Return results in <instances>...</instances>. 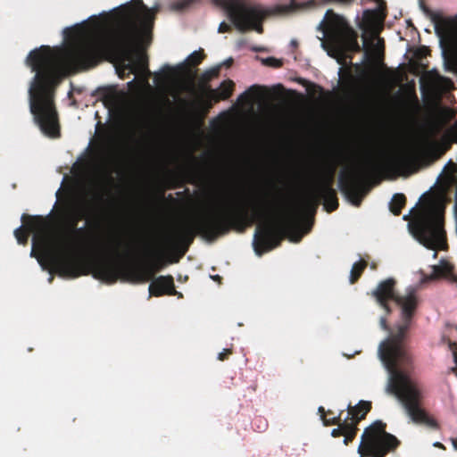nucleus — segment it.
<instances>
[{
  "label": "nucleus",
  "instance_id": "obj_15",
  "mask_svg": "<svg viewBox=\"0 0 457 457\" xmlns=\"http://www.w3.org/2000/svg\"><path fill=\"white\" fill-rule=\"evenodd\" d=\"M152 280L153 281L149 286L150 296L154 295L159 297L164 295H179V296H182L181 294L177 292L174 285V279L171 275L159 276L157 278H154Z\"/></svg>",
  "mask_w": 457,
  "mask_h": 457
},
{
  "label": "nucleus",
  "instance_id": "obj_24",
  "mask_svg": "<svg viewBox=\"0 0 457 457\" xmlns=\"http://www.w3.org/2000/svg\"><path fill=\"white\" fill-rule=\"evenodd\" d=\"M121 247H123V249H124L123 254L125 256H127V257L131 256L132 250H133L132 244L131 243L124 244L120 239H117L114 241V244L112 245V252L120 256Z\"/></svg>",
  "mask_w": 457,
  "mask_h": 457
},
{
  "label": "nucleus",
  "instance_id": "obj_33",
  "mask_svg": "<svg viewBox=\"0 0 457 457\" xmlns=\"http://www.w3.org/2000/svg\"><path fill=\"white\" fill-rule=\"evenodd\" d=\"M193 0H183L179 3H178V9H185L188 7L192 4Z\"/></svg>",
  "mask_w": 457,
  "mask_h": 457
},
{
  "label": "nucleus",
  "instance_id": "obj_29",
  "mask_svg": "<svg viewBox=\"0 0 457 457\" xmlns=\"http://www.w3.org/2000/svg\"><path fill=\"white\" fill-rule=\"evenodd\" d=\"M447 136L455 143H457V120L447 130Z\"/></svg>",
  "mask_w": 457,
  "mask_h": 457
},
{
  "label": "nucleus",
  "instance_id": "obj_41",
  "mask_svg": "<svg viewBox=\"0 0 457 457\" xmlns=\"http://www.w3.org/2000/svg\"><path fill=\"white\" fill-rule=\"evenodd\" d=\"M370 269L376 270L377 269V264L376 263H371L370 264Z\"/></svg>",
  "mask_w": 457,
  "mask_h": 457
},
{
  "label": "nucleus",
  "instance_id": "obj_43",
  "mask_svg": "<svg viewBox=\"0 0 457 457\" xmlns=\"http://www.w3.org/2000/svg\"><path fill=\"white\" fill-rule=\"evenodd\" d=\"M263 427L266 428L267 427V423L265 422V420L263 421Z\"/></svg>",
  "mask_w": 457,
  "mask_h": 457
},
{
  "label": "nucleus",
  "instance_id": "obj_9",
  "mask_svg": "<svg viewBox=\"0 0 457 457\" xmlns=\"http://www.w3.org/2000/svg\"><path fill=\"white\" fill-rule=\"evenodd\" d=\"M382 170L381 163L375 157L368 155L358 170H344L340 173L339 189L354 206H360L365 194L361 182L377 177Z\"/></svg>",
  "mask_w": 457,
  "mask_h": 457
},
{
  "label": "nucleus",
  "instance_id": "obj_2",
  "mask_svg": "<svg viewBox=\"0 0 457 457\" xmlns=\"http://www.w3.org/2000/svg\"><path fill=\"white\" fill-rule=\"evenodd\" d=\"M255 221L262 222L257 227L253 242L259 256L279 246L286 237L299 242L303 234L309 233L312 226V221H304L301 206L285 209L278 200L258 195L227 210L204 213L192 225L180 227L172 239L183 247L181 255H184L196 234L207 241H214L231 229L243 232Z\"/></svg>",
  "mask_w": 457,
  "mask_h": 457
},
{
  "label": "nucleus",
  "instance_id": "obj_27",
  "mask_svg": "<svg viewBox=\"0 0 457 457\" xmlns=\"http://www.w3.org/2000/svg\"><path fill=\"white\" fill-rule=\"evenodd\" d=\"M357 431V426L350 422L347 428L345 430V433L343 434L345 436L344 444L347 445L349 443H351L354 439Z\"/></svg>",
  "mask_w": 457,
  "mask_h": 457
},
{
  "label": "nucleus",
  "instance_id": "obj_38",
  "mask_svg": "<svg viewBox=\"0 0 457 457\" xmlns=\"http://www.w3.org/2000/svg\"><path fill=\"white\" fill-rule=\"evenodd\" d=\"M434 446L436 447H438V448H441V449H445V446L443 444H441L440 442H436L434 444Z\"/></svg>",
  "mask_w": 457,
  "mask_h": 457
},
{
  "label": "nucleus",
  "instance_id": "obj_4",
  "mask_svg": "<svg viewBox=\"0 0 457 457\" xmlns=\"http://www.w3.org/2000/svg\"><path fill=\"white\" fill-rule=\"evenodd\" d=\"M395 285L396 280L388 278L380 281L371 293L378 304L392 300L401 308L403 322L397 326L395 333L380 343L378 347V355L384 365L398 360H402V363H410L411 356L404 341L418 306V296L414 289L408 290L404 295H397Z\"/></svg>",
  "mask_w": 457,
  "mask_h": 457
},
{
  "label": "nucleus",
  "instance_id": "obj_34",
  "mask_svg": "<svg viewBox=\"0 0 457 457\" xmlns=\"http://www.w3.org/2000/svg\"><path fill=\"white\" fill-rule=\"evenodd\" d=\"M379 323H380V327L384 329V330H389V327L387 325V320H386V317H381L380 318V320H379Z\"/></svg>",
  "mask_w": 457,
  "mask_h": 457
},
{
  "label": "nucleus",
  "instance_id": "obj_31",
  "mask_svg": "<svg viewBox=\"0 0 457 457\" xmlns=\"http://www.w3.org/2000/svg\"><path fill=\"white\" fill-rule=\"evenodd\" d=\"M230 354H232V349H229V348L223 349V351L219 353L218 360L223 361L227 360Z\"/></svg>",
  "mask_w": 457,
  "mask_h": 457
},
{
  "label": "nucleus",
  "instance_id": "obj_35",
  "mask_svg": "<svg viewBox=\"0 0 457 457\" xmlns=\"http://www.w3.org/2000/svg\"><path fill=\"white\" fill-rule=\"evenodd\" d=\"M375 14V12L374 11H371V10H366L364 12H363V18L365 20H370L371 18H373Z\"/></svg>",
  "mask_w": 457,
  "mask_h": 457
},
{
  "label": "nucleus",
  "instance_id": "obj_17",
  "mask_svg": "<svg viewBox=\"0 0 457 457\" xmlns=\"http://www.w3.org/2000/svg\"><path fill=\"white\" fill-rule=\"evenodd\" d=\"M370 410L371 403L368 401H360L355 406L349 404L347 406V415L345 419L357 426L361 420L365 419Z\"/></svg>",
  "mask_w": 457,
  "mask_h": 457
},
{
  "label": "nucleus",
  "instance_id": "obj_11",
  "mask_svg": "<svg viewBox=\"0 0 457 457\" xmlns=\"http://www.w3.org/2000/svg\"><path fill=\"white\" fill-rule=\"evenodd\" d=\"M399 445L400 441L395 436L386 432V424L377 420L365 428L358 453L360 457H385Z\"/></svg>",
  "mask_w": 457,
  "mask_h": 457
},
{
  "label": "nucleus",
  "instance_id": "obj_18",
  "mask_svg": "<svg viewBox=\"0 0 457 457\" xmlns=\"http://www.w3.org/2000/svg\"><path fill=\"white\" fill-rule=\"evenodd\" d=\"M205 58V54L204 49L200 48L197 51H194L191 54H189L187 59L178 66V69L180 71L190 73L192 68L198 66Z\"/></svg>",
  "mask_w": 457,
  "mask_h": 457
},
{
  "label": "nucleus",
  "instance_id": "obj_22",
  "mask_svg": "<svg viewBox=\"0 0 457 457\" xmlns=\"http://www.w3.org/2000/svg\"><path fill=\"white\" fill-rule=\"evenodd\" d=\"M414 154L411 151H405L395 155L391 159V163L396 167H405L414 161Z\"/></svg>",
  "mask_w": 457,
  "mask_h": 457
},
{
  "label": "nucleus",
  "instance_id": "obj_28",
  "mask_svg": "<svg viewBox=\"0 0 457 457\" xmlns=\"http://www.w3.org/2000/svg\"><path fill=\"white\" fill-rule=\"evenodd\" d=\"M349 423H350V421L346 420L344 418L343 422L337 425L338 428H334L332 430L331 436H334V437H338V436H343V434L345 433V430L347 428Z\"/></svg>",
  "mask_w": 457,
  "mask_h": 457
},
{
  "label": "nucleus",
  "instance_id": "obj_39",
  "mask_svg": "<svg viewBox=\"0 0 457 457\" xmlns=\"http://www.w3.org/2000/svg\"><path fill=\"white\" fill-rule=\"evenodd\" d=\"M233 63V59L229 58L225 62L226 66L229 67Z\"/></svg>",
  "mask_w": 457,
  "mask_h": 457
},
{
  "label": "nucleus",
  "instance_id": "obj_26",
  "mask_svg": "<svg viewBox=\"0 0 457 457\" xmlns=\"http://www.w3.org/2000/svg\"><path fill=\"white\" fill-rule=\"evenodd\" d=\"M263 87L253 85L251 86L245 93H243L239 96V100L244 99L245 97H251L252 99H256L262 96Z\"/></svg>",
  "mask_w": 457,
  "mask_h": 457
},
{
  "label": "nucleus",
  "instance_id": "obj_46",
  "mask_svg": "<svg viewBox=\"0 0 457 457\" xmlns=\"http://www.w3.org/2000/svg\"><path fill=\"white\" fill-rule=\"evenodd\" d=\"M53 279H54V278H53V277H50V278H49V282H52V281H53Z\"/></svg>",
  "mask_w": 457,
  "mask_h": 457
},
{
  "label": "nucleus",
  "instance_id": "obj_8",
  "mask_svg": "<svg viewBox=\"0 0 457 457\" xmlns=\"http://www.w3.org/2000/svg\"><path fill=\"white\" fill-rule=\"evenodd\" d=\"M89 274L94 278L108 283H115L120 274L129 275L137 282H146L154 278L156 272L160 271L165 262L161 257H157L150 263L137 269H123L113 262L105 258H96L87 262Z\"/></svg>",
  "mask_w": 457,
  "mask_h": 457
},
{
  "label": "nucleus",
  "instance_id": "obj_32",
  "mask_svg": "<svg viewBox=\"0 0 457 457\" xmlns=\"http://www.w3.org/2000/svg\"><path fill=\"white\" fill-rule=\"evenodd\" d=\"M218 31L220 33L229 32L231 31V26L225 21H222L219 26Z\"/></svg>",
  "mask_w": 457,
  "mask_h": 457
},
{
  "label": "nucleus",
  "instance_id": "obj_37",
  "mask_svg": "<svg viewBox=\"0 0 457 457\" xmlns=\"http://www.w3.org/2000/svg\"><path fill=\"white\" fill-rule=\"evenodd\" d=\"M331 3H338V4H349L353 2V0H328Z\"/></svg>",
  "mask_w": 457,
  "mask_h": 457
},
{
  "label": "nucleus",
  "instance_id": "obj_7",
  "mask_svg": "<svg viewBox=\"0 0 457 457\" xmlns=\"http://www.w3.org/2000/svg\"><path fill=\"white\" fill-rule=\"evenodd\" d=\"M444 224V208L437 204H429L414 215L409 226L413 236L424 246L436 250L446 245Z\"/></svg>",
  "mask_w": 457,
  "mask_h": 457
},
{
  "label": "nucleus",
  "instance_id": "obj_47",
  "mask_svg": "<svg viewBox=\"0 0 457 457\" xmlns=\"http://www.w3.org/2000/svg\"><path fill=\"white\" fill-rule=\"evenodd\" d=\"M328 414H332V411H328L327 412Z\"/></svg>",
  "mask_w": 457,
  "mask_h": 457
},
{
  "label": "nucleus",
  "instance_id": "obj_12",
  "mask_svg": "<svg viewBox=\"0 0 457 457\" xmlns=\"http://www.w3.org/2000/svg\"><path fill=\"white\" fill-rule=\"evenodd\" d=\"M335 171L336 165L334 163H327L320 170L314 190L310 196V203L312 204L314 209L321 200L328 212H332L338 208L337 191L333 188Z\"/></svg>",
  "mask_w": 457,
  "mask_h": 457
},
{
  "label": "nucleus",
  "instance_id": "obj_23",
  "mask_svg": "<svg viewBox=\"0 0 457 457\" xmlns=\"http://www.w3.org/2000/svg\"><path fill=\"white\" fill-rule=\"evenodd\" d=\"M368 266V263L364 260H361L357 262H354L350 272L349 281L351 284L356 283L361 276L362 275L364 270Z\"/></svg>",
  "mask_w": 457,
  "mask_h": 457
},
{
  "label": "nucleus",
  "instance_id": "obj_13",
  "mask_svg": "<svg viewBox=\"0 0 457 457\" xmlns=\"http://www.w3.org/2000/svg\"><path fill=\"white\" fill-rule=\"evenodd\" d=\"M59 212L73 232L81 234L84 228H77V225L80 220H87L92 215V209L84 201L72 199L64 202Z\"/></svg>",
  "mask_w": 457,
  "mask_h": 457
},
{
  "label": "nucleus",
  "instance_id": "obj_3",
  "mask_svg": "<svg viewBox=\"0 0 457 457\" xmlns=\"http://www.w3.org/2000/svg\"><path fill=\"white\" fill-rule=\"evenodd\" d=\"M23 226L14 230V236L20 245H26L29 233H33L30 255L37 257L38 252L51 267V272L63 278H78L89 274L87 262L78 258L70 250L54 251L51 247L50 224L43 216L23 214Z\"/></svg>",
  "mask_w": 457,
  "mask_h": 457
},
{
  "label": "nucleus",
  "instance_id": "obj_42",
  "mask_svg": "<svg viewBox=\"0 0 457 457\" xmlns=\"http://www.w3.org/2000/svg\"><path fill=\"white\" fill-rule=\"evenodd\" d=\"M166 69H167L169 71L172 70V68H171L170 66H169V65H167V66H166Z\"/></svg>",
  "mask_w": 457,
  "mask_h": 457
},
{
  "label": "nucleus",
  "instance_id": "obj_10",
  "mask_svg": "<svg viewBox=\"0 0 457 457\" xmlns=\"http://www.w3.org/2000/svg\"><path fill=\"white\" fill-rule=\"evenodd\" d=\"M324 35L334 47L342 54L359 53L358 33L350 26L345 17L328 10L322 23Z\"/></svg>",
  "mask_w": 457,
  "mask_h": 457
},
{
  "label": "nucleus",
  "instance_id": "obj_1",
  "mask_svg": "<svg viewBox=\"0 0 457 457\" xmlns=\"http://www.w3.org/2000/svg\"><path fill=\"white\" fill-rule=\"evenodd\" d=\"M159 7L149 9L142 0H131L119 9L121 27L116 33L104 30L98 24L85 37L81 25L66 28V38L72 40L63 49L41 46L31 50L26 64L35 76L29 84V109L35 122L50 137L60 136L55 92L65 70L78 72L96 66L106 55H114L123 69L131 73L148 72V59L142 47L152 39Z\"/></svg>",
  "mask_w": 457,
  "mask_h": 457
},
{
  "label": "nucleus",
  "instance_id": "obj_5",
  "mask_svg": "<svg viewBox=\"0 0 457 457\" xmlns=\"http://www.w3.org/2000/svg\"><path fill=\"white\" fill-rule=\"evenodd\" d=\"M385 367L389 372L386 392L394 395L402 403L413 422L424 423L438 429L437 421L420 407L421 392L417 382L411 378L413 370L412 357L411 356L410 363H402V360H398L385 364Z\"/></svg>",
  "mask_w": 457,
  "mask_h": 457
},
{
  "label": "nucleus",
  "instance_id": "obj_30",
  "mask_svg": "<svg viewBox=\"0 0 457 457\" xmlns=\"http://www.w3.org/2000/svg\"><path fill=\"white\" fill-rule=\"evenodd\" d=\"M264 63L275 68H279L282 66V62L274 57H268L264 60Z\"/></svg>",
  "mask_w": 457,
  "mask_h": 457
},
{
  "label": "nucleus",
  "instance_id": "obj_21",
  "mask_svg": "<svg viewBox=\"0 0 457 457\" xmlns=\"http://www.w3.org/2000/svg\"><path fill=\"white\" fill-rule=\"evenodd\" d=\"M406 204V197L403 194H395L392 197V200L389 204V209L390 212L395 215L398 216L402 212V209Z\"/></svg>",
  "mask_w": 457,
  "mask_h": 457
},
{
  "label": "nucleus",
  "instance_id": "obj_44",
  "mask_svg": "<svg viewBox=\"0 0 457 457\" xmlns=\"http://www.w3.org/2000/svg\"><path fill=\"white\" fill-rule=\"evenodd\" d=\"M293 46L296 45V42L295 40L292 41Z\"/></svg>",
  "mask_w": 457,
  "mask_h": 457
},
{
  "label": "nucleus",
  "instance_id": "obj_36",
  "mask_svg": "<svg viewBox=\"0 0 457 457\" xmlns=\"http://www.w3.org/2000/svg\"><path fill=\"white\" fill-rule=\"evenodd\" d=\"M385 311L386 315H389L392 312V309L388 304V301H385L384 304H379Z\"/></svg>",
  "mask_w": 457,
  "mask_h": 457
},
{
  "label": "nucleus",
  "instance_id": "obj_14",
  "mask_svg": "<svg viewBox=\"0 0 457 457\" xmlns=\"http://www.w3.org/2000/svg\"><path fill=\"white\" fill-rule=\"evenodd\" d=\"M235 83L231 79L224 80L217 89L208 88L207 98H200L192 104L193 113L199 117H204L212 108V101L217 103L220 100H226L230 97L234 91Z\"/></svg>",
  "mask_w": 457,
  "mask_h": 457
},
{
  "label": "nucleus",
  "instance_id": "obj_45",
  "mask_svg": "<svg viewBox=\"0 0 457 457\" xmlns=\"http://www.w3.org/2000/svg\"><path fill=\"white\" fill-rule=\"evenodd\" d=\"M454 359H455V362L457 364V354H455Z\"/></svg>",
  "mask_w": 457,
  "mask_h": 457
},
{
  "label": "nucleus",
  "instance_id": "obj_40",
  "mask_svg": "<svg viewBox=\"0 0 457 457\" xmlns=\"http://www.w3.org/2000/svg\"><path fill=\"white\" fill-rule=\"evenodd\" d=\"M453 446L457 450V438H452Z\"/></svg>",
  "mask_w": 457,
  "mask_h": 457
},
{
  "label": "nucleus",
  "instance_id": "obj_19",
  "mask_svg": "<svg viewBox=\"0 0 457 457\" xmlns=\"http://www.w3.org/2000/svg\"><path fill=\"white\" fill-rule=\"evenodd\" d=\"M453 266L445 261H442L439 265L433 266V278H453Z\"/></svg>",
  "mask_w": 457,
  "mask_h": 457
},
{
  "label": "nucleus",
  "instance_id": "obj_16",
  "mask_svg": "<svg viewBox=\"0 0 457 457\" xmlns=\"http://www.w3.org/2000/svg\"><path fill=\"white\" fill-rule=\"evenodd\" d=\"M436 32L440 36L453 41H457V16L444 18L437 14L432 16Z\"/></svg>",
  "mask_w": 457,
  "mask_h": 457
},
{
  "label": "nucleus",
  "instance_id": "obj_25",
  "mask_svg": "<svg viewBox=\"0 0 457 457\" xmlns=\"http://www.w3.org/2000/svg\"><path fill=\"white\" fill-rule=\"evenodd\" d=\"M319 412L320 413L321 419L323 420V423L325 426H332V425H338L343 422L344 419H342V415L344 413V411H341L338 416L332 417V418H327L326 417V411L324 407L320 406L319 408Z\"/></svg>",
  "mask_w": 457,
  "mask_h": 457
},
{
  "label": "nucleus",
  "instance_id": "obj_20",
  "mask_svg": "<svg viewBox=\"0 0 457 457\" xmlns=\"http://www.w3.org/2000/svg\"><path fill=\"white\" fill-rule=\"evenodd\" d=\"M220 67L217 66L212 69L205 71L200 77V84L202 89L206 95H208V88L211 87L208 83L214 78L218 77L220 74Z\"/></svg>",
  "mask_w": 457,
  "mask_h": 457
},
{
  "label": "nucleus",
  "instance_id": "obj_6",
  "mask_svg": "<svg viewBox=\"0 0 457 457\" xmlns=\"http://www.w3.org/2000/svg\"><path fill=\"white\" fill-rule=\"evenodd\" d=\"M213 3L226 12L237 30L245 32L253 29L260 34L263 32L262 21L267 16L285 15L296 9L295 0H291L290 4H278L266 10L246 0H213Z\"/></svg>",
  "mask_w": 457,
  "mask_h": 457
}]
</instances>
